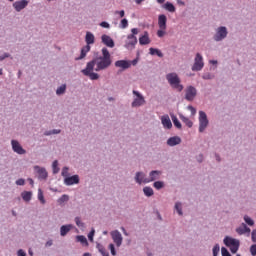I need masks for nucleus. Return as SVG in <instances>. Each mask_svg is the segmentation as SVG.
<instances>
[{"instance_id": "obj_57", "label": "nucleus", "mask_w": 256, "mask_h": 256, "mask_svg": "<svg viewBox=\"0 0 256 256\" xmlns=\"http://www.w3.org/2000/svg\"><path fill=\"white\" fill-rule=\"evenodd\" d=\"M18 256H26V252L23 249H19Z\"/></svg>"}, {"instance_id": "obj_16", "label": "nucleus", "mask_w": 256, "mask_h": 256, "mask_svg": "<svg viewBox=\"0 0 256 256\" xmlns=\"http://www.w3.org/2000/svg\"><path fill=\"white\" fill-rule=\"evenodd\" d=\"M102 42L104 45H106L108 48H114L115 47V42L111 38V36H108L106 34L102 35Z\"/></svg>"}, {"instance_id": "obj_8", "label": "nucleus", "mask_w": 256, "mask_h": 256, "mask_svg": "<svg viewBox=\"0 0 256 256\" xmlns=\"http://www.w3.org/2000/svg\"><path fill=\"white\" fill-rule=\"evenodd\" d=\"M228 30L226 27H218L213 39L216 42L222 41L223 39L227 38Z\"/></svg>"}, {"instance_id": "obj_34", "label": "nucleus", "mask_w": 256, "mask_h": 256, "mask_svg": "<svg viewBox=\"0 0 256 256\" xmlns=\"http://www.w3.org/2000/svg\"><path fill=\"white\" fill-rule=\"evenodd\" d=\"M58 165H59L58 161L54 160V162L52 164L53 174H58L59 173Z\"/></svg>"}, {"instance_id": "obj_6", "label": "nucleus", "mask_w": 256, "mask_h": 256, "mask_svg": "<svg viewBox=\"0 0 256 256\" xmlns=\"http://www.w3.org/2000/svg\"><path fill=\"white\" fill-rule=\"evenodd\" d=\"M203 56L200 53H197L194 59V64L192 66L193 72H199L204 68Z\"/></svg>"}, {"instance_id": "obj_33", "label": "nucleus", "mask_w": 256, "mask_h": 256, "mask_svg": "<svg viewBox=\"0 0 256 256\" xmlns=\"http://www.w3.org/2000/svg\"><path fill=\"white\" fill-rule=\"evenodd\" d=\"M154 188H156L157 190L159 189H163L164 187V182L163 181H155L153 184Z\"/></svg>"}, {"instance_id": "obj_27", "label": "nucleus", "mask_w": 256, "mask_h": 256, "mask_svg": "<svg viewBox=\"0 0 256 256\" xmlns=\"http://www.w3.org/2000/svg\"><path fill=\"white\" fill-rule=\"evenodd\" d=\"M180 120L185 123L188 128H192L193 122L183 114H180Z\"/></svg>"}, {"instance_id": "obj_62", "label": "nucleus", "mask_w": 256, "mask_h": 256, "mask_svg": "<svg viewBox=\"0 0 256 256\" xmlns=\"http://www.w3.org/2000/svg\"><path fill=\"white\" fill-rule=\"evenodd\" d=\"M165 2V0H157L158 4H163Z\"/></svg>"}, {"instance_id": "obj_48", "label": "nucleus", "mask_w": 256, "mask_h": 256, "mask_svg": "<svg viewBox=\"0 0 256 256\" xmlns=\"http://www.w3.org/2000/svg\"><path fill=\"white\" fill-rule=\"evenodd\" d=\"M94 234H95V230L92 229L91 232L88 234V238L90 242H93Z\"/></svg>"}, {"instance_id": "obj_12", "label": "nucleus", "mask_w": 256, "mask_h": 256, "mask_svg": "<svg viewBox=\"0 0 256 256\" xmlns=\"http://www.w3.org/2000/svg\"><path fill=\"white\" fill-rule=\"evenodd\" d=\"M161 171L153 170L149 174V178L147 180H144V184H148L150 182H154L158 179H160Z\"/></svg>"}, {"instance_id": "obj_55", "label": "nucleus", "mask_w": 256, "mask_h": 256, "mask_svg": "<svg viewBox=\"0 0 256 256\" xmlns=\"http://www.w3.org/2000/svg\"><path fill=\"white\" fill-rule=\"evenodd\" d=\"M100 253H102L103 256H109L108 252L105 250V248L99 249Z\"/></svg>"}, {"instance_id": "obj_40", "label": "nucleus", "mask_w": 256, "mask_h": 256, "mask_svg": "<svg viewBox=\"0 0 256 256\" xmlns=\"http://www.w3.org/2000/svg\"><path fill=\"white\" fill-rule=\"evenodd\" d=\"M244 221H245V223L248 224L249 226H253V225H254L253 220H252L249 216H247V215L244 216Z\"/></svg>"}, {"instance_id": "obj_44", "label": "nucleus", "mask_w": 256, "mask_h": 256, "mask_svg": "<svg viewBox=\"0 0 256 256\" xmlns=\"http://www.w3.org/2000/svg\"><path fill=\"white\" fill-rule=\"evenodd\" d=\"M69 175V168H67V166L65 168L62 169V176L64 177H68Z\"/></svg>"}, {"instance_id": "obj_4", "label": "nucleus", "mask_w": 256, "mask_h": 256, "mask_svg": "<svg viewBox=\"0 0 256 256\" xmlns=\"http://www.w3.org/2000/svg\"><path fill=\"white\" fill-rule=\"evenodd\" d=\"M224 244L230 249L232 254L237 253L239 249V240L226 236L224 239Z\"/></svg>"}, {"instance_id": "obj_45", "label": "nucleus", "mask_w": 256, "mask_h": 256, "mask_svg": "<svg viewBox=\"0 0 256 256\" xmlns=\"http://www.w3.org/2000/svg\"><path fill=\"white\" fill-rule=\"evenodd\" d=\"M164 35H165V30H162V29L157 30V37L158 38H163Z\"/></svg>"}, {"instance_id": "obj_42", "label": "nucleus", "mask_w": 256, "mask_h": 256, "mask_svg": "<svg viewBox=\"0 0 256 256\" xmlns=\"http://www.w3.org/2000/svg\"><path fill=\"white\" fill-rule=\"evenodd\" d=\"M75 222L79 228H84V223L81 222V218L76 217Z\"/></svg>"}, {"instance_id": "obj_28", "label": "nucleus", "mask_w": 256, "mask_h": 256, "mask_svg": "<svg viewBox=\"0 0 256 256\" xmlns=\"http://www.w3.org/2000/svg\"><path fill=\"white\" fill-rule=\"evenodd\" d=\"M149 53H150L152 56L157 55V56L160 57V58H163V56H164L160 49L153 48V47H151V48L149 49Z\"/></svg>"}, {"instance_id": "obj_37", "label": "nucleus", "mask_w": 256, "mask_h": 256, "mask_svg": "<svg viewBox=\"0 0 256 256\" xmlns=\"http://www.w3.org/2000/svg\"><path fill=\"white\" fill-rule=\"evenodd\" d=\"M67 201H69V195L67 194H63L61 198L58 199V203H65Z\"/></svg>"}, {"instance_id": "obj_26", "label": "nucleus", "mask_w": 256, "mask_h": 256, "mask_svg": "<svg viewBox=\"0 0 256 256\" xmlns=\"http://www.w3.org/2000/svg\"><path fill=\"white\" fill-rule=\"evenodd\" d=\"M72 229V225H63L61 226L60 232H61V236L64 237L66 236Z\"/></svg>"}, {"instance_id": "obj_56", "label": "nucleus", "mask_w": 256, "mask_h": 256, "mask_svg": "<svg viewBox=\"0 0 256 256\" xmlns=\"http://www.w3.org/2000/svg\"><path fill=\"white\" fill-rule=\"evenodd\" d=\"M100 26H102L103 28H109L110 27V25L106 21H103L102 23H100Z\"/></svg>"}, {"instance_id": "obj_3", "label": "nucleus", "mask_w": 256, "mask_h": 256, "mask_svg": "<svg viewBox=\"0 0 256 256\" xmlns=\"http://www.w3.org/2000/svg\"><path fill=\"white\" fill-rule=\"evenodd\" d=\"M95 42V37L92 32H86L85 34V43L86 45L81 49V55L78 58V60L84 59L87 55V53L90 52L91 46Z\"/></svg>"}, {"instance_id": "obj_10", "label": "nucleus", "mask_w": 256, "mask_h": 256, "mask_svg": "<svg viewBox=\"0 0 256 256\" xmlns=\"http://www.w3.org/2000/svg\"><path fill=\"white\" fill-rule=\"evenodd\" d=\"M11 146H12V150H14V152H16L17 154L19 155L26 154V150H24V148L19 144L17 140H11Z\"/></svg>"}, {"instance_id": "obj_24", "label": "nucleus", "mask_w": 256, "mask_h": 256, "mask_svg": "<svg viewBox=\"0 0 256 256\" xmlns=\"http://www.w3.org/2000/svg\"><path fill=\"white\" fill-rule=\"evenodd\" d=\"M236 231L239 235H244L245 233H250L251 229L245 223H242L241 226L236 229Z\"/></svg>"}, {"instance_id": "obj_11", "label": "nucleus", "mask_w": 256, "mask_h": 256, "mask_svg": "<svg viewBox=\"0 0 256 256\" xmlns=\"http://www.w3.org/2000/svg\"><path fill=\"white\" fill-rule=\"evenodd\" d=\"M111 237L113 242L115 243L116 246L120 247L123 241V238L118 230L112 231L111 232Z\"/></svg>"}, {"instance_id": "obj_51", "label": "nucleus", "mask_w": 256, "mask_h": 256, "mask_svg": "<svg viewBox=\"0 0 256 256\" xmlns=\"http://www.w3.org/2000/svg\"><path fill=\"white\" fill-rule=\"evenodd\" d=\"M131 32H132V34H129V36H136V35H138V33H139V30L137 29V28H133L132 30H131Z\"/></svg>"}, {"instance_id": "obj_2", "label": "nucleus", "mask_w": 256, "mask_h": 256, "mask_svg": "<svg viewBox=\"0 0 256 256\" xmlns=\"http://www.w3.org/2000/svg\"><path fill=\"white\" fill-rule=\"evenodd\" d=\"M166 79L172 89L177 90L178 92H183V85L180 84L181 80L176 72L168 73Z\"/></svg>"}, {"instance_id": "obj_29", "label": "nucleus", "mask_w": 256, "mask_h": 256, "mask_svg": "<svg viewBox=\"0 0 256 256\" xmlns=\"http://www.w3.org/2000/svg\"><path fill=\"white\" fill-rule=\"evenodd\" d=\"M164 9L166 11H169V12H175L176 11V8L174 6V4H171L169 2H167L165 5H164Z\"/></svg>"}, {"instance_id": "obj_5", "label": "nucleus", "mask_w": 256, "mask_h": 256, "mask_svg": "<svg viewBox=\"0 0 256 256\" xmlns=\"http://www.w3.org/2000/svg\"><path fill=\"white\" fill-rule=\"evenodd\" d=\"M133 94L134 101L132 102V107H142L146 104V100L140 92L133 90Z\"/></svg>"}, {"instance_id": "obj_13", "label": "nucleus", "mask_w": 256, "mask_h": 256, "mask_svg": "<svg viewBox=\"0 0 256 256\" xmlns=\"http://www.w3.org/2000/svg\"><path fill=\"white\" fill-rule=\"evenodd\" d=\"M137 38L134 35H128L127 36V42L125 44V47L127 49H134L137 44Z\"/></svg>"}, {"instance_id": "obj_47", "label": "nucleus", "mask_w": 256, "mask_h": 256, "mask_svg": "<svg viewBox=\"0 0 256 256\" xmlns=\"http://www.w3.org/2000/svg\"><path fill=\"white\" fill-rule=\"evenodd\" d=\"M222 256H231L230 252L227 248H222Z\"/></svg>"}, {"instance_id": "obj_63", "label": "nucleus", "mask_w": 256, "mask_h": 256, "mask_svg": "<svg viewBox=\"0 0 256 256\" xmlns=\"http://www.w3.org/2000/svg\"><path fill=\"white\" fill-rule=\"evenodd\" d=\"M83 256H91V254L89 252H85Z\"/></svg>"}, {"instance_id": "obj_36", "label": "nucleus", "mask_w": 256, "mask_h": 256, "mask_svg": "<svg viewBox=\"0 0 256 256\" xmlns=\"http://www.w3.org/2000/svg\"><path fill=\"white\" fill-rule=\"evenodd\" d=\"M65 90H67V86L62 85V86L58 87V89H56V94L61 95L65 92Z\"/></svg>"}, {"instance_id": "obj_9", "label": "nucleus", "mask_w": 256, "mask_h": 256, "mask_svg": "<svg viewBox=\"0 0 256 256\" xmlns=\"http://www.w3.org/2000/svg\"><path fill=\"white\" fill-rule=\"evenodd\" d=\"M197 95V90L194 86H187L185 89V99L192 102Z\"/></svg>"}, {"instance_id": "obj_43", "label": "nucleus", "mask_w": 256, "mask_h": 256, "mask_svg": "<svg viewBox=\"0 0 256 256\" xmlns=\"http://www.w3.org/2000/svg\"><path fill=\"white\" fill-rule=\"evenodd\" d=\"M109 249H110V251H111V255H112V256H116V250H115L114 244H110V245H109Z\"/></svg>"}, {"instance_id": "obj_54", "label": "nucleus", "mask_w": 256, "mask_h": 256, "mask_svg": "<svg viewBox=\"0 0 256 256\" xmlns=\"http://www.w3.org/2000/svg\"><path fill=\"white\" fill-rule=\"evenodd\" d=\"M187 109L191 111L193 116L196 114V110L193 106H188Z\"/></svg>"}, {"instance_id": "obj_17", "label": "nucleus", "mask_w": 256, "mask_h": 256, "mask_svg": "<svg viewBox=\"0 0 256 256\" xmlns=\"http://www.w3.org/2000/svg\"><path fill=\"white\" fill-rule=\"evenodd\" d=\"M115 67L122 68L123 70L129 69L131 67V62L127 60H118L114 63Z\"/></svg>"}, {"instance_id": "obj_35", "label": "nucleus", "mask_w": 256, "mask_h": 256, "mask_svg": "<svg viewBox=\"0 0 256 256\" xmlns=\"http://www.w3.org/2000/svg\"><path fill=\"white\" fill-rule=\"evenodd\" d=\"M77 242L88 245V241L85 236H77Z\"/></svg>"}, {"instance_id": "obj_46", "label": "nucleus", "mask_w": 256, "mask_h": 256, "mask_svg": "<svg viewBox=\"0 0 256 256\" xmlns=\"http://www.w3.org/2000/svg\"><path fill=\"white\" fill-rule=\"evenodd\" d=\"M250 252L252 256H256V244L250 247Z\"/></svg>"}, {"instance_id": "obj_60", "label": "nucleus", "mask_w": 256, "mask_h": 256, "mask_svg": "<svg viewBox=\"0 0 256 256\" xmlns=\"http://www.w3.org/2000/svg\"><path fill=\"white\" fill-rule=\"evenodd\" d=\"M136 4H142V2H144V0H135Z\"/></svg>"}, {"instance_id": "obj_19", "label": "nucleus", "mask_w": 256, "mask_h": 256, "mask_svg": "<svg viewBox=\"0 0 256 256\" xmlns=\"http://www.w3.org/2000/svg\"><path fill=\"white\" fill-rule=\"evenodd\" d=\"M34 170L37 172L39 179L45 180L48 177V173L45 168H40V166H34Z\"/></svg>"}, {"instance_id": "obj_50", "label": "nucleus", "mask_w": 256, "mask_h": 256, "mask_svg": "<svg viewBox=\"0 0 256 256\" xmlns=\"http://www.w3.org/2000/svg\"><path fill=\"white\" fill-rule=\"evenodd\" d=\"M16 185L17 186H24L25 185V180L24 179L16 180Z\"/></svg>"}, {"instance_id": "obj_52", "label": "nucleus", "mask_w": 256, "mask_h": 256, "mask_svg": "<svg viewBox=\"0 0 256 256\" xmlns=\"http://www.w3.org/2000/svg\"><path fill=\"white\" fill-rule=\"evenodd\" d=\"M115 14H119L121 18L125 17V10L115 11Z\"/></svg>"}, {"instance_id": "obj_7", "label": "nucleus", "mask_w": 256, "mask_h": 256, "mask_svg": "<svg viewBox=\"0 0 256 256\" xmlns=\"http://www.w3.org/2000/svg\"><path fill=\"white\" fill-rule=\"evenodd\" d=\"M208 118L205 112H199V133H203L208 126Z\"/></svg>"}, {"instance_id": "obj_58", "label": "nucleus", "mask_w": 256, "mask_h": 256, "mask_svg": "<svg viewBox=\"0 0 256 256\" xmlns=\"http://www.w3.org/2000/svg\"><path fill=\"white\" fill-rule=\"evenodd\" d=\"M121 230H122L123 234H124L126 237L129 236V234H128V232H127V230H126L125 227H121Z\"/></svg>"}, {"instance_id": "obj_41", "label": "nucleus", "mask_w": 256, "mask_h": 256, "mask_svg": "<svg viewBox=\"0 0 256 256\" xmlns=\"http://www.w3.org/2000/svg\"><path fill=\"white\" fill-rule=\"evenodd\" d=\"M219 252H220V246L218 244H216L213 247V256H218Z\"/></svg>"}, {"instance_id": "obj_23", "label": "nucleus", "mask_w": 256, "mask_h": 256, "mask_svg": "<svg viewBox=\"0 0 256 256\" xmlns=\"http://www.w3.org/2000/svg\"><path fill=\"white\" fill-rule=\"evenodd\" d=\"M166 23H167V18L165 15L158 16V27H160V29L166 30L167 28Z\"/></svg>"}, {"instance_id": "obj_20", "label": "nucleus", "mask_w": 256, "mask_h": 256, "mask_svg": "<svg viewBox=\"0 0 256 256\" xmlns=\"http://www.w3.org/2000/svg\"><path fill=\"white\" fill-rule=\"evenodd\" d=\"M150 43H151V40L149 38V33L143 32V35L139 37V44L144 46V45H149Z\"/></svg>"}, {"instance_id": "obj_32", "label": "nucleus", "mask_w": 256, "mask_h": 256, "mask_svg": "<svg viewBox=\"0 0 256 256\" xmlns=\"http://www.w3.org/2000/svg\"><path fill=\"white\" fill-rule=\"evenodd\" d=\"M38 200L40 201L41 204H45L46 203L43 191L41 189L38 190Z\"/></svg>"}, {"instance_id": "obj_53", "label": "nucleus", "mask_w": 256, "mask_h": 256, "mask_svg": "<svg viewBox=\"0 0 256 256\" xmlns=\"http://www.w3.org/2000/svg\"><path fill=\"white\" fill-rule=\"evenodd\" d=\"M252 242L256 243V229L252 231Z\"/></svg>"}, {"instance_id": "obj_1", "label": "nucleus", "mask_w": 256, "mask_h": 256, "mask_svg": "<svg viewBox=\"0 0 256 256\" xmlns=\"http://www.w3.org/2000/svg\"><path fill=\"white\" fill-rule=\"evenodd\" d=\"M112 64L113 59L111 53H109L106 47H103L102 55L88 62V64H86V68L82 70V74L89 77L91 80H97L100 78V76L96 72L104 71L110 68ZM93 70L96 72H93Z\"/></svg>"}, {"instance_id": "obj_15", "label": "nucleus", "mask_w": 256, "mask_h": 256, "mask_svg": "<svg viewBox=\"0 0 256 256\" xmlns=\"http://www.w3.org/2000/svg\"><path fill=\"white\" fill-rule=\"evenodd\" d=\"M160 121H162V124H163V127L165 129H172L173 125H172V121L170 119V116L169 115H163L161 118H160Z\"/></svg>"}, {"instance_id": "obj_18", "label": "nucleus", "mask_w": 256, "mask_h": 256, "mask_svg": "<svg viewBox=\"0 0 256 256\" xmlns=\"http://www.w3.org/2000/svg\"><path fill=\"white\" fill-rule=\"evenodd\" d=\"M64 183H65L66 186H72V185L78 184L79 183V177H78V175H74V176H71V177H66L64 179Z\"/></svg>"}, {"instance_id": "obj_59", "label": "nucleus", "mask_w": 256, "mask_h": 256, "mask_svg": "<svg viewBox=\"0 0 256 256\" xmlns=\"http://www.w3.org/2000/svg\"><path fill=\"white\" fill-rule=\"evenodd\" d=\"M52 245H53V240L47 241V243H46V246H47V247H50V246H52Z\"/></svg>"}, {"instance_id": "obj_64", "label": "nucleus", "mask_w": 256, "mask_h": 256, "mask_svg": "<svg viewBox=\"0 0 256 256\" xmlns=\"http://www.w3.org/2000/svg\"><path fill=\"white\" fill-rule=\"evenodd\" d=\"M28 181L30 182L31 185L34 184V181L32 179H28Z\"/></svg>"}, {"instance_id": "obj_22", "label": "nucleus", "mask_w": 256, "mask_h": 256, "mask_svg": "<svg viewBox=\"0 0 256 256\" xmlns=\"http://www.w3.org/2000/svg\"><path fill=\"white\" fill-rule=\"evenodd\" d=\"M148 180V178L145 177V174L143 172H137L135 176V181L137 184L141 185L142 183L145 184V181Z\"/></svg>"}, {"instance_id": "obj_25", "label": "nucleus", "mask_w": 256, "mask_h": 256, "mask_svg": "<svg viewBox=\"0 0 256 256\" xmlns=\"http://www.w3.org/2000/svg\"><path fill=\"white\" fill-rule=\"evenodd\" d=\"M21 197H22L23 201H25L26 203H29V201L32 200V192L24 191L21 193Z\"/></svg>"}, {"instance_id": "obj_38", "label": "nucleus", "mask_w": 256, "mask_h": 256, "mask_svg": "<svg viewBox=\"0 0 256 256\" xmlns=\"http://www.w3.org/2000/svg\"><path fill=\"white\" fill-rule=\"evenodd\" d=\"M174 208L177 210L178 215H183V209L181 208V203L177 202Z\"/></svg>"}, {"instance_id": "obj_49", "label": "nucleus", "mask_w": 256, "mask_h": 256, "mask_svg": "<svg viewBox=\"0 0 256 256\" xmlns=\"http://www.w3.org/2000/svg\"><path fill=\"white\" fill-rule=\"evenodd\" d=\"M58 133H61V130L53 129L51 132L46 133V135H58Z\"/></svg>"}, {"instance_id": "obj_21", "label": "nucleus", "mask_w": 256, "mask_h": 256, "mask_svg": "<svg viewBox=\"0 0 256 256\" xmlns=\"http://www.w3.org/2000/svg\"><path fill=\"white\" fill-rule=\"evenodd\" d=\"M181 143V139L178 136L171 137L167 140V145L169 147H175Z\"/></svg>"}, {"instance_id": "obj_14", "label": "nucleus", "mask_w": 256, "mask_h": 256, "mask_svg": "<svg viewBox=\"0 0 256 256\" xmlns=\"http://www.w3.org/2000/svg\"><path fill=\"white\" fill-rule=\"evenodd\" d=\"M29 2L27 0H21V1H17L14 2L13 6H14V10L20 12L23 11L27 6H28Z\"/></svg>"}, {"instance_id": "obj_31", "label": "nucleus", "mask_w": 256, "mask_h": 256, "mask_svg": "<svg viewBox=\"0 0 256 256\" xmlns=\"http://www.w3.org/2000/svg\"><path fill=\"white\" fill-rule=\"evenodd\" d=\"M171 120L173 122V125L178 128V129H181V123L179 122L178 118L176 116H172L171 117Z\"/></svg>"}, {"instance_id": "obj_30", "label": "nucleus", "mask_w": 256, "mask_h": 256, "mask_svg": "<svg viewBox=\"0 0 256 256\" xmlns=\"http://www.w3.org/2000/svg\"><path fill=\"white\" fill-rule=\"evenodd\" d=\"M143 193L147 197H151V196H153V189L151 187H144L143 188Z\"/></svg>"}, {"instance_id": "obj_61", "label": "nucleus", "mask_w": 256, "mask_h": 256, "mask_svg": "<svg viewBox=\"0 0 256 256\" xmlns=\"http://www.w3.org/2000/svg\"><path fill=\"white\" fill-rule=\"evenodd\" d=\"M210 63L213 64V65H216L217 64V60H211Z\"/></svg>"}, {"instance_id": "obj_39", "label": "nucleus", "mask_w": 256, "mask_h": 256, "mask_svg": "<svg viewBox=\"0 0 256 256\" xmlns=\"http://www.w3.org/2000/svg\"><path fill=\"white\" fill-rule=\"evenodd\" d=\"M128 25H129L128 19H127V18H123V19L121 20V23H120L121 28H122V29H125V28L128 27Z\"/></svg>"}]
</instances>
